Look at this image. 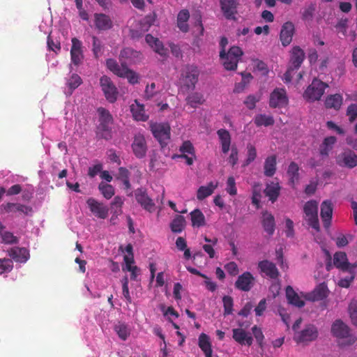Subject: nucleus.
<instances>
[{
  "label": "nucleus",
  "instance_id": "obj_47",
  "mask_svg": "<svg viewBox=\"0 0 357 357\" xmlns=\"http://www.w3.org/2000/svg\"><path fill=\"white\" fill-rule=\"evenodd\" d=\"M305 218L309 225H310L317 231H319L320 227L317 214H305Z\"/></svg>",
  "mask_w": 357,
  "mask_h": 357
},
{
  "label": "nucleus",
  "instance_id": "obj_6",
  "mask_svg": "<svg viewBox=\"0 0 357 357\" xmlns=\"http://www.w3.org/2000/svg\"><path fill=\"white\" fill-rule=\"evenodd\" d=\"M170 127L167 123H155L151 125V131L154 137L163 146L169 139Z\"/></svg>",
  "mask_w": 357,
  "mask_h": 357
},
{
  "label": "nucleus",
  "instance_id": "obj_43",
  "mask_svg": "<svg viewBox=\"0 0 357 357\" xmlns=\"http://www.w3.org/2000/svg\"><path fill=\"white\" fill-rule=\"evenodd\" d=\"M98 188L107 199H110L114 195V188L111 185L102 182L99 184Z\"/></svg>",
  "mask_w": 357,
  "mask_h": 357
},
{
  "label": "nucleus",
  "instance_id": "obj_56",
  "mask_svg": "<svg viewBox=\"0 0 357 357\" xmlns=\"http://www.w3.org/2000/svg\"><path fill=\"white\" fill-rule=\"evenodd\" d=\"M227 191L231 195L236 194V189L235 187V180L233 177H229L227 182Z\"/></svg>",
  "mask_w": 357,
  "mask_h": 357
},
{
  "label": "nucleus",
  "instance_id": "obj_25",
  "mask_svg": "<svg viewBox=\"0 0 357 357\" xmlns=\"http://www.w3.org/2000/svg\"><path fill=\"white\" fill-rule=\"evenodd\" d=\"M233 337L241 344H247L248 346L252 343V337L242 328L233 329Z\"/></svg>",
  "mask_w": 357,
  "mask_h": 357
},
{
  "label": "nucleus",
  "instance_id": "obj_2",
  "mask_svg": "<svg viewBox=\"0 0 357 357\" xmlns=\"http://www.w3.org/2000/svg\"><path fill=\"white\" fill-rule=\"evenodd\" d=\"M199 71L193 65L186 66L181 73V82L188 89L193 90L198 82Z\"/></svg>",
  "mask_w": 357,
  "mask_h": 357
},
{
  "label": "nucleus",
  "instance_id": "obj_51",
  "mask_svg": "<svg viewBox=\"0 0 357 357\" xmlns=\"http://www.w3.org/2000/svg\"><path fill=\"white\" fill-rule=\"evenodd\" d=\"M248 149V158L245 160V165H249L250 162L255 160L257 157V151L255 147L251 144H248L247 146Z\"/></svg>",
  "mask_w": 357,
  "mask_h": 357
},
{
  "label": "nucleus",
  "instance_id": "obj_19",
  "mask_svg": "<svg viewBox=\"0 0 357 357\" xmlns=\"http://www.w3.org/2000/svg\"><path fill=\"white\" fill-rule=\"evenodd\" d=\"M328 292L327 286L325 283H321L306 296V299L312 301L323 300L327 297Z\"/></svg>",
  "mask_w": 357,
  "mask_h": 357
},
{
  "label": "nucleus",
  "instance_id": "obj_38",
  "mask_svg": "<svg viewBox=\"0 0 357 357\" xmlns=\"http://www.w3.org/2000/svg\"><path fill=\"white\" fill-rule=\"evenodd\" d=\"M191 220L193 227H199L204 225L205 218L203 213L199 210L195 209L190 213Z\"/></svg>",
  "mask_w": 357,
  "mask_h": 357
},
{
  "label": "nucleus",
  "instance_id": "obj_60",
  "mask_svg": "<svg viewBox=\"0 0 357 357\" xmlns=\"http://www.w3.org/2000/svg\"><path fill=\"white\" fill-rule=\"evenodd\" d=\"M252 331L253 335H254L255 337L256 338L257 341L258 342L259 346L261 347H262V341L264 339V335H263L261 329L257 328L256 326H255L252 328Z\"/></svg>",
  "mask_w": 357,
  "mask_h": 357
},
{
  "label": "nucleus",
  "instance_id": "obj_16",
  "mask_svg": "<svg viewBox=\"0 0 357 357\" xmlns=\"http://www.w3.org/2000/svg\"><path fill=\"white\" fill-rule=\"evenodd\" d=\"M337 161L340 166L353 168L357 165V155L351 151H345L338 155Z\"/></svg>",
  "mask_w": 357,
  "mask_h": 357
},
{
  "label": "nucleus",
  "instance_id": "obj_12",
  "mask_svg": "<svg viewBox=\"0 0 357 357\" xmlns=\"http://www.w3.org/2000/svg\"><path fill=\"white\" fill-rule=\"evenodd\" d=\"M86 203L91 213L96 217L101 219H105L107 217L109 208L107 206L93 198H89Z\"/></svg>",
  "mask_w": 357,
  "mask_h": 357
},
{
  "label": "nucleus",
  "instance_id": "obj_41",
  "mask_svg": "<svg viewBox=\"0 0 357 357\" xmlns=\"http://www.w3.org/2000/svg\"><path fill=\"white\" fill-rule=\"evenodd\" d=\"M199 346L205 353L212 351L208 337L205 333H202L199 337Z\"/></svg>",
  "mask_w": 357,
  "mask_h": 357
},
{
  "label": "nucleus",
  "instance_id": "obj_14",
  "mask_svg": "<svg viewBox=\"0 0 357 357\" xmlns=\"http://www.w3.org/2000/svg\"><path fill=\"white\" fill-rule=\"evenodd\" d=\"M137 202L145 209L151 211L154 208L153 200L148 196L146 190L138 188L135 191Z\"/></svg>",
  "mask_w": 357,
  "mask_h": 357
},
{
  "label": "nucleus",
  "instance_id": "obj_48",
  "mask_svg": "<svg viewBox=\"0 0 357 357\" xmlns=\"http://www.w3.org/2000/svg\"><path fill=\"white\" fill-rule=\"evenodd\" d=\"M318 203L316 201L311 200L307 202L304 206L305 214H317Z\"/></svg>",
  "mask_w": 357,
  "mask_h": 357
},
{
  "label": "nucleus",
  "instance_id": "obj_22",
  "mask_svg": "<svg viewBox=\"0 0 357 357\" xmlns=\"http://www.w3.org/2000/svg\"><path fill=\"white\" fill-rule=\"evenodd\" d=\"M8 213H20L28 215L32 212V208L18 203H7L1 206Z\"/></svg>",
  "mask_w": 357,
  "mask_h": 357
},
{
  "label": "nucleus",
  "instance_id": "obj_23",
  "mask_svg": "<svg viewBox=\"0 0 357 357\" xmlns=\"http://www.w3.org/2000/svg\"><path fill=\"white\" fill-rule=\"evenodd\" d=\"M305 59V53L303 50L296 46L292 49L290 59V66L298 69Z\"/></svg>",
  "mask_w": 357,
  "mask_h": 357
},
{
  "label": "nucleus",
  "instance_id": "obj_13",
  "mask_svg": "<svg viewBox=\"0 0 357 357\" xmlns=\"http://www.w3.org/2000/svg\"><path fill=\"white\" fill-rule=\"evenodd\" d=\"M287 101L285 91L282 89H276L271 93L269 105L273 108L282 107L287 105Z\"/></svg>",
  "mask_w": 357,
  "mask_h": 357
},
{
  "label": "nucleus",
  "instance_id": "obj_15",
  "mask_svg": "<svg viewBox=\"0 0 357 357\" xmlns=\"http://www.w3.org/2000/svg\"><path fill=\"white\" fill-rule=\"evenodd\" d=\"M70 55L72 62L76 66L80 64L84 59L82 43L77 38H72Z\"/></svg>",
  "mask_w": 357,
  "mask_h": 357
},
{
  "label": "nucleus",
  "instance_id": "obj_27",
  "mask_svg": "<svg viewBox=\"0 0 357 357\" xmlns=\"http://www.w3.org/2000/svg\"><path fill=\"white\" fill-rule=\"evenodd\" d=\"M259 267L262 272L265 273L271 278H276L279 275L275 265L268 260L260 261L259 263Z\"/></svg>",
  "mask_w": 357,
  "mask_h": 357
},
{
  "label": "nucleus",
  "instance_id": "obj_49",
  "mask_svg": "<svg viewBox=\"0 0 357 357\" xmlns=\"http://www.w3.org/2000/svg\"><path fill=\"white\" fill-rule=\"evenodd\" d=\"M349 273V276L344 278H342L338 282V285L341 287L348 288L350 286L351 282L354 280L356 275L355 269H351V271H347Z\"/></svg>",
  "mask_w": 357,
  "mask_h": 357
},
{
  "label": "nucleus",
  "instance_id": "obj_53",
  "mask_svg": "<svg viewBox=\"0 0 357 357\" xmlns=\"http://www.w3.org/2000/svg\"><path fill=\"white\" fill-rule=\"evenodd\" d=\"M347 115L349 116L350 122H353L357 119V104H351L348 107Z\"/></svg>",
  "mask_w": 357,
  "mask_h": 357
},
{
  "label": "nucleus",
  "instance_id": "obj_26",
  "mask_svg": "<svg viewBox=\"0 0 357 357\" xmlns=\"http://www.w3.org/2000/svg\"><path fill=\"white\" fill-rule=\"evenodd\" d=\"M9 256L17 262H25L29 257V253L24 248H14L9 250Z\"/></svg>",
  "mask_w": 357,
  "mask_h": 357
},
{
  "label": "nucleus",
  "instance_id": "obj_55",
  "mask_svg": "<svg viewBox=\"0 0 357 357\" xmlns=\"http://www.w3.org/2000/svg\"><path fill=\"white\" fill-rule=\"evenodd\" d=\"M102 47L101 41L97 37L93 36V52L96 58L99 56V53L101 52Z\"/></svg>",
  "mask_w": 357,
  "mask_h": 357
},
{
  "label": "nucleus",
  "instance_id": "obj_24",
  "mask_svg": "<svg viewBox=\"0 0 357 357\" xmlns=\"http://www.w3.org/2000/svg\"><path fill=\"white\" fill-rule=\"evenodd\" d=\"M94 17L96 26L99 30H107L112 27V21L109 16L102 13H96Z\"/></svg>",
  "mask_w": 357,
  "mask_h": 357
},
{
  "label": "nucleus",
  "instance_id": "obj_62",
  "mask_svg": "<svg viewBox=\"0 0 357 357\" xmlns=\"http://www.w3.org/2000/svg\"><path fill=\"white\" fill-rule=\"evenodd\" d=\"M180 151L183 153H187L194 155V148L189 141L183 142L182 146L180 147Z\"/></svg>",
  "mask_w": 357,
  "mask_h": 357
},
{
  "label": "nucleus",
  "instance_id": "obj_21",
  "mask_svg": "<svg viewBox=\"0 0 357 357\" xmlns=\"http://www.w3.org/2000/svg\"><path fill=\"white\" fill-rule=\"evenodd\" d=\"M98 112L100 115V129L103 131L107 132L110 128V126L112 124L113 119L109 111L100 107L98 109Z\"/></svg>",
  "mask_w": 357,
  "mask_h": 357
},
{
  "label": "nucleus",
  "instance_id": "obj_37",
  "mask_svg": "<svg viewBox=\"0 0 357 357\" xmlns=\"http://www.w3.org/2000/svg\"><path fill=\"white\" fill-rule=\"evenodd\" d=\"M123 200L121 197L116 196L114 197V200L111 203L110 210L111 213L113 214L111 220L114 219V218H117L118 215L121 214L122 210L121 206L123 204Z\"/></svg>",
  "mask_w": 357,
  "mask_h": 357
},
{
  "label": "nucleus",
  "instance_id": "obj_64",
  "mask_svg": "<svg viewBox=\"0 0 357 357\" xmlns=\"http://www.w3.org/2000/svg\"><path fill=\"white\" fill-rule=\"evenodd\" d=\"M190 17V13L188 10H181L177 16V22H187Z\"/></svg>",
  "mask_w": 357,
  "mask_h": 357
},
{
  "label": "nucleus",
  "instance_id": "obj_59",
  "mask_svg": "<svg viewBox=\"0 0 357 357\" xmlns=\"http://www.w3.org/2000/svg\"><path fill=\"white\" fill-rule=\"evenodd\" d=\"M155 83H152L151 85H148L145 89L144 98L150 100L151 99L155 94Z\"/></svg>",
  "mask_w": 357,
  "mask_h": 357
},
{
  "label": "nucleus",
  "instance_id": "obj_34",
  "mask_svg": "<svg viewBox=\"0 0 357 357\" xmlns=\"http://www.w3.org/2000/svg\"><path fill=\"white\" fill-rule=\"evenodd\" d=\"M342 103V98L340 94L331 95L325 101V105L327 108H333L336 110L340 108Z\"/></svg>",
  "mask_w": 357,
  "mask_h": 357
},
{
  "label": "nucleus",
  "instance_id": "obj_44",
  "mask_svg": "<svg viewBox=\"0 0 357 357\" xmlns=\"http://www.w3.org/2000/svg\"><path fill=\"white\" fill-rule=\"evenodd\" d=\"M224 306V315L231 314L233 312V298L229 296H225L222 298Z\"/></svg>",
  "mask_w": 357,
  "mask_h": 357
},
{
  "label": "nucleus",
  "instance_id": "obj_32",
  "mask_svg": "<svg viewBox=\"0 0 357 357\" xmlns=\"http://www.w3.org/2000/svg\"><path fill=\"white\" fill-rule=\"evenodd\" d=\"M218 183L210 182L207 186H201L197 190V198L199 200H203L211 195L217 188Z\"/></svg>",
  "mask_w": 357,
  "mask_h": 357
},
{
  "label": "nucleus",
  "instance_id": "obj_46",
  "mask_svg": "<svg viewBox=\"0 0 357 357\" xmlns=\"http://www.w3.org/2000/svg\"><path fill=\"white\" fill-rule=\"evenodd\" d=\"M352 323L357 326V301L352 300L348 307Z\"/></svg>",
  "mask_w": 357,
  "mask_h": 357
},
{
  "label": "nucleus",
  "instance_id": "obj_45",
  "mask_svg": "<svg viewBox=\"0 0 357 357\" xmlns=\"http://www.w3.org/2000/svg\"><path fill=\"white\" fill-rule=\"evenodd\" d=\"M114 329L119 337L123 340H126L128 336L130 335V330L124 324H119L116 325Z\"/></svg>",
  "mask_w": 357,
  "mask_h": 357
},
{
  "label": "nucleus",
  "instance_id": "obj_35",
  "mask_svg": "<svg viewBox=\"0 0 357 357\" xmlns=\"http://www.w3.org/2000/svg\"><path fill=\"white\" fill-rule=\"evenodd\" d=\"M298 170L299 167L296 162H291L289 165L287 174L289 177V183L291 185H294L295 183L298 182L299 180Z\"/></svg>",
  "mask_w": 357,
  "mask_h": 357
},
{
  "label": "nucleus",
  "instance_id": "obj_11",
  "mask_svg": "<svg viewBox=\"0 0 357 357\" xmlns=\"http://www.w3.org/2000/svg\"><path fill=\"white\" fill-rule=\"evenodd\" d=\"M132 148L137 158H143L145 157L147 151V146L146 139L142 135L138 134L135 136Z\"/></svg>",
  "mask_w": 357,
  "mask_h": 357
},
{
  "label": "nucleus",
  "instance_id": "obj_29",
  "mask_svg": "<svg viewBox=\"0 0 357 357\" xmlns=\"http://www.w3.org/2000/svg\"><path fill=\"white\" fill-rule=\"evenodd\" d=\"M286 296L289 303L298 307H302L305 305V302L299 298L298 295L295 292L291 286L286 288Z\"/></svg>",
  "mask_w": 357,
  "mask_h": 357
},
{
  "label": "nucleus",
  "instance_id": "obj_30",
  "mask_svg": "<svg viewBox=\"0 0 357 357\" xmlns=\"http://www.w3.org/2000/svg\"><path fill=\"white\" fill-rule=\"evenodd\" d=\"M276 156L273 155L266 158L264 162V175L268 177H271L274 175L276 171Z\"/></svg>",
  "mask_w": 357,
  "mask_h": 357
},
{
  "label": "nucleus",
  "instance_id": "obj_61",
  "mask_svg": "<svg viewBox=\"0 0 357 357\" xmlns=\"http://www.w3.org/2000/svg\"><path fill=\"white\" fill-rule=\"evenodd\" d=\"M348 20L341 19L337 24L335 25V28L342 33L344 36L347 35Z\"/></svg>",
  "mask_w": 357,
  "mask_h": 357
},
{
  "label": "nucleus",
  "instance_id": "obj_63",
  "mask_svg": "<svg viewBox=\"0 0 357 357\" xmlns=\"http://www.w3.org/2000/svg\"><path fill=\"white\" fill-rule=\"evenodd\" d=\"M266 308V299H262L258 304V305L256 307L255 311L257 316H261L264 311Z\"/></svg>",
  "mask_w": 357,
  "mask_h": 357
},
{
  "label": "nucleus",
  "instance_id": "obj_5",
  "mask_svg": "<svg viewBox=\"0 0 357 357\" xmlns=\"http://www.w3.org/2000/svg\"><path fill=\"white\" fill-rule=\"evenodd\" d=\"M100 84L107 100L114 102L116 100L118 90L111 79L104 75L100 79Z\"/></svg>",
  "mask_w": 357,
  "mask_h": 357
},
{
  "label": "nucleus",
  "instance_id": "obj_28",
  "mask_svg": "<svg viewBox=\"0 0 357 357\" xmlns=\"http://www.w3.org/2000/svg\"><path fill=\"white\" fill-rule=\"evenodd\" d=\"M280 186L278 183L271 182L266 185L264 190L266 196L269 197V199L273 203L275 202L280 195Z\"/></svg>",
  "mask_w": 357,
  "mask_h": 357
},
{
  "label": "nucleus",
  "instance_id": "obj_8",
  "mask_svg": "<svg viewBox=\"0 0 357 357\" xmlns=\"http://www.w3.org/2000/svg\"><path fill=\"white\" fill-rule=\"evenodd\" d=\"M145 40L153 50L161 56L162 61H165L167 59L169 55L168 49L164 47L163 43L158 38L147 34Z\"/></svg>",
  "mask_w": 357,
  "mask_h": 357
},
{
  "label": "nucleus",
  "instance_id": "obj_36",
  "mask_svg": "<svg viewBox=\"0 0 357 357\" xmlns=\"http://www.w3.org/2000/svg\"><path fill=\"white\" fill-rule=\"evenodd\" d=\"M185 220L183 216L177 215L170 224L171 229L174 233H180L184 229Z\"/></svg>",
  "mask_w": 357,
  "mask_h": 357
},
{
  "label": "nucleus",
  "instance_id": "obj_20",
  "mask_svg": "<svg viewBox=\"0 0 357 357\" xmlns=\"http://www.w3.org/2000/svg\"><path fill=\"white\" fill-rule=\"evenodd\" d=\"M294 26L292 22L284 23L280 31V40L284 46L288 45L292 40Z\"/></svg>",
  "mask_w": 357,
  "mask_h": 357
},
{
  "label": "nucleus",
  "instance_id": "obj_7",
  "mask_svg": "<svg viewBox=\"0 0 357 357\" xmlns=\"http://www.w3.org/2000/svg\"><path fill=\"white\" fill-rule=\"evenodd\" d=\"M331 333L334 337L337 338L350 337L351 343L354 342L356 340L355 337H351L349 326L341 319H337L333 323L331 326Z\"/></svg>",
  "mask_w": 357,
  "mask_h": 357
},
{
  "label": "nucleus",
  "instance_id": "obj_39",
  "mask_svg": "<svg viewBox=\"0 0 357 357\" xmlns=\"http://www.w3.org/2000/svg\"><path fill=\"white\" fill-rule=\"evenodd\" d=\"M274 119L272 116H266L265 114L257 115L255 118V123L257 126H269L274 124Z\"/></svg>",
  "mask_w": 357,
  "mask_h": 357
},
{
  "label": "nucleus",
  "instance_id": "obj_17",
  "mask_svg": "<svg viewBox=\"0 0 357 357\" xmlns=\"http://www.w3.org/2000/svg\"><path fill=\"white\" fill-rule=\"evenodd\" d=\"M254 285V278L249 272H245L241 275L238 276L235 282V286L237 289L244 291H249Z\"/></svg>",
  "mask_w": 357,
  "mask_h": 357
},
{
  "label": "nucleus",
  "instance_id": "obj_4",
  "mask_svg": "<svg viewBox=\"0 0 357 357\" xmlns=\"http://www.w3.org/2000/svg\"><path fill=\"white\" fill-rule=\"evenodd\" d=\"M318 335L317 328L313 324H307L305 328L295 334L294 340L297 343H307L315 340Z\"/></svg>",
  "mask_w": 357,
  "mask_h": 357
},
{
  "label": "nucleus",
  "instance_id": "obj_50",
  "mask_svg": "<svg viewBox=\"0 0 357 357\" xmlns=\"http://www.w3.org/2000/svg\"><path fill=\"white\" fill-rule=\"evenodd\" d=\"M81 83L82 79L77 74H73L68 82V85L70 89V93H71L74 89L77 88Z\"/></svg>",
  "mask_w": 357,
  "mask_h": 357
},
{
  "label": "nucleus",
  "instance_id": "obj_33",
  "mask_svg": "<svg viewBox=\"0 0 357 357\" xmlns=\"http://www.w3.org/2000/svg\"><path fill=\"white\" fill-rule=\"evenodd\" d=\"M218 135L221 141L222 152L224 153H227L229 150V146L231 144L230 134L227 130L220 129L218 131Z\"/></svg>",
  "mask_w": 357,
  "mask_h": 357
},
{
  "label": "nucleus",
  "instance_id": "obj_1",
  "mask_svg": "<svg viewBox=\"0 0 357 357\" xmlns=\"http://www.w3.org/2000/svg\"><path fill=\"white\" fill-rule=\"evenodd\" d=\"M242 55V50L236 46L231 47L227 54L224 50L220 52V56L223 60V66L227 70L236 69L238 62Z\"/></svg>",
  "mask_w": 357,
  "mask_h": 357
},
{
  "label": "nucleus",
  "instance_id": "obj_31",
  "mask_svg": "<svg viewBox=\"0 0 357 357\" xmlns=\"http://www.w3.org/2000/svg\"><path fill=\"white\" fill-rule=\"evenodd\" d=\"M262 225L264 230L269 234L272 235L275 231V219L269 213H263Z\"/></svg>",
  "mask_w": 357,
  "mask_h": 357
},
{
  "label": "nucleus",
  "instance_id": "obj_57",
  "mask_svg": "<svg viewBox=\"0 0 357 357\" xmlns=\"http://www.w3.org/2000/svg\"><path fill=\"white\" fill-rule=\"evenodd\" d=\"M2 237V240L6 243H17V238L10 232H1L0 234Z\"/></svg>",
  "mask_w": 357,
  "mask_h": 357
},
{
  "label": "nucleus",
  "instance_id": "obj_10",
  "mask_svg": "<svg viewBox=\"0 0 357 357\" xmlns=\"http://www.w3.org/2000/svg\"><path fill=\"white\" fill-rule=\"evenodd\" d=\"M221 10L227 20H236L238 2L236 0H219Z\"/></svg>",
  "mask_w": 357,
  "mask_h": 357
},
{
  "label": "nucleus",
  "instance_id": "obj_3",
  "mask_svg": "<svg viewBox=\"0 0 357 357\" xmlns=\"http://www.w3.org/2000/svg\"><path fill=\"white\" fill-rule=\"evenodd\" d=\"M327 86V84L314 78L305 90L303 95L304 98L310 101L318 100L323 96L324 89Z\"/></svg>",
  "mask_w": 357,
  "mask_h": 357
},
{
  "label": "nucleus",
  "instance_id": "obj_58",
  "mask_svg": "<svg viewBox=\"0 0 357 357\" xmlns=\"http://www.w3.org/2000/svg\"><path fill=\"white\" fill-rule=\"evenodd\" d=\"M259 100V99L256 96H249L244 101V103L248 109H252L255 108L256 102H257Z\"/></svg>",
  "mask_w": 357,
  "mask_h": 357
},
{
  "label": "nucleus",
  "instance_id": "obj_42",
  "mask_svg": "<svg viewBox=\"0 0 357 357\" xmlns=\"http://www.w3.org/2000/svg\"><path fill=\"white\" fill-rule=\"evenodd\" d=\"M187 101L192 107H196L197 105L202 104L204 102V99L201 93H194L188 96Z\"/></svg>",
  "mask_w": 357,
  "mask_h": 357
},
{
  "label": "nucleus",
  "instance_id": "obj_9",
  "mask_svg": "<svg viewBox=\"0 0 357 357\" xmlns=\"http://www.w3.org/2000/svg\"><path fill=\"white\" fill-rule=\"evenodd\" d=\"M333 264L342 271H351L357 268V262L351 264L348 261L347 254L344 252H337L333 256Z\"/></svg>",
  "mask_w": 357,
  "mask_h": 357
},
{
  "label": "nucleus",
  "instance_id": "obj_40",
  "mask_svg": "<svg viewBox=\"0 0 357 357\" xmlns=\"http://www.w3.org/2000/svg\"><path fill=\"white\" fill-rule=\"evenodd\" d=\"M315 11V4L310 3L305 6L301 11L302 19L305 21H312Z\"/></svg>",
  "mask_w": 357,
  "mask_h": 357
},
{
  "label": "nucleus",
  "instance_id": "obj_18",
  "mask_svg": "<svg viewBox=\"0 0 357 357\" xmlns=\"http://www.w3.org/2000/svg\"><path fill=\"white\" fill-rule=\"evenodd\" d=\"M333 214V204L329 200L323 202L321 205V217L324 222L325 227H328L331 224V220Z\"/></svg>",
  "mask_w": 357,
  "mask_h": 357
},
{
  "label": "nucleus",
  "instance_id": "obj_54",
  "mask_svg": "<svg viewBox=\"0 0 357 357\" xmlns=\"http://www.w3.org/2000/svg\"><path fill=\"white\" fill-rule=\"evenodd\" d=\"M261 197V188L259 184H255L253 186L252 202V204L257 205L259 203V199Z\"/></svg>",
  "mask_w": 357,
  "mask_h": 357
},
{
  "label": "nucleus",
  "instance_id": "obj_52",
  "mask_svg": "<svg viewBox=\"0 0 357 357\" xmlns=\"http://www.w3.org/2000/svg\"><path fill=\"white\" fill-rule=\"evenodd\" d=\"M13 268V261L10 259H0V273L9 272Z\"/></svg>",
  "mask_w": 357,
  "mask_h": 357
}]
</instances>
